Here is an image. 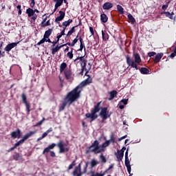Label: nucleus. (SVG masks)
<instances>
[{
  "mask_svg": "<svg viewBox=\"0 0 176 176\" xmlns=\"http://www.w3.org/2000/svg\"><path fill=\"white\" fill-rule=\"evenodd\" d=\"M87 164H86L85 166H84V169H83V171L81 172L82 173V174H86V173L87 172Z\"/></svg>",
  "mask_w": 176,
  "mask_h": 176,
  "instance_id": "603ef678",
  "label": "nucleus"
},
{
  "mask_svg": "<svg viewBox=\"0 0 176 176\" xmlns=\"http://www.w3.org/2000/svg\"><path fill=\"white\" fill-rule=\"evenodd\" d=\"M74 21L72 19H69L65 22H63L62 25H63V27H68L69 25V24H71V23H72Z\"/></svg>",
  "mask_w": 176,
  "mask_h": 176,
  "instance_id": "473e14b6",
  "label": "nucleus"
},
{
  "mask_svg": "<svg viewBox=\"0 0 176 176\" xmlns=\"http://www.w3.org/2000/svg\"><path fill=\"white\" fill-rule=\"evenodd\" d=\"M50 155L51 157H56V153L54 151H50Z\"/></svg>",
  "mask_w": 176,
  "mask_h": 176,
  "instance_id": "13d9d810",
  "label": "nucleus"
},
{
  "mask_svg": "<svg viewBox=\"0 0 176 176\" xmlns=\"http://www.w3.org/2000/svg\"><path fill=\"white\" fill-rule=\"evenodd\" d=\"M91 176H102V175H101V173H100L98 172H96V173L92 172Z\"/></svg>",
  "mask_w": 176,
  "mask_h": 176,
  "instance_id": "6e6d98bb",
  "label": "nucleus"
},
{
  "mask_svg": "<svg viewBox=\"0 0 176 176\" xmlns=\"http://www.w3.org/2000/svg\"><path fill=\"white\" fill-rule=\"evenodd\" d=\"M123 156H124V151L123 150L118 151L116 158L118 159V162H122L123 159Z\"/></svg>",
  "mask_w": 176,
  "mask_h": 176,
  "instance_id": "2eb2a0df",
  "label": "nucleus"
},
{
  "mask_svg": "<svg viewBox=\"0 0 176 176\" xmlns=\"http://www.w3.org/2000/svg\"><path fill=\"white\" fill-rule=\"evenodd\" d=\"M80 49H84L85 52H86V46H85V44H80Z\"/></svg>",
  "mask_w": 176,
  "mask_h": 176,
  "instance_id": "680f3d73",
  "label": "nucleus"
},
{
  "mask_svg": "<svg viewBox=\"0 0 176 176\" xmlns=\"http://www.w3.org/2000/svg\"><path fill=\"white\" fill-rule=\"evenodd\" d=\"M161 14H165L166 17H168L170 20H174V16H171L170 12H162Z\"/></svg>",
  "mask_w": 176,
  "mask_h": 176,
  "instance_id": "cd10ccee",
  "label": "nucleus"
},
{
  "mask_svg": "<svg viewBox=\"0 0 176 176\" xmlns=\"http://www.w3.org/2000/svg\"><path fill=\"white\" fill-rule=\"evenodd\" d=\"M126 63L127 64L131 67V68H133V60H131V58H130V56L129 55H127L126 56Z\"/></svg>",
  "mask_w": 176,
  "mask_h": 176,
  "instance_id": "c756f323",
  "label": "nucleus"
},
{
  "mask_svg": "<svg viewBox=\"0 0 176 176\" xmlns=\"http://www.w3.org/2000/svg\"><path fill=\"white\" fill-rule=\"evenodd\" d=\"M47 17H49V16H46L45 18H44L43 19L42 22L40 24V27H41L42 25H43L46 23V21L47 20Z\"/></svg>",
  "mask_w": 176,
  "mask_h": 176,
  "instance_id": "864d4df0",
  "label": "nucleus"
},
{
  "mask_svg": "<svg viewBox=\"0 0 176 176\" xmlns=\"http://www.w3.org/2000/svg\"><path fill=\"white\" fill-rule=\"evenodd\" d=\"M56 146L59 148V153H64V152H68L69 151V148H64V146H67V144H64L62 140L58 142Z\"/></svg>",
  "mask_w": 176,
  "mask_h": 176,
  "instance_id": "6e6552de",
  "label": "nucleus"
},
{
  "mask_svg": "<svg viewBox=\"0 0 176 176\" xmlns=\"http://www.w3.org/2000/svg\"><path fill=\"white\" fill-rule=\"evenodd\" d=\"M74 63H76V64H79L80 63V66H81V72L80 74H83L84 71H86V74L91 69V64L88 63V65L89 66V69H87L86 68V66L87 65V60L85 59V56H78L76 59H74Z\"/></svg>",
  "mask_w": 176,
  "mask_h": 176,
  "instance_id": "7ed1b4c3",
  "label": "nucleus"
},
{
  "mask_svg": "<svg viewBox=\"0 0 176 176\" xmlns=\"http://www.w3.org/2000/svg\"><path fill=\"white\" fill-rule=\"evenodd\" d=\"M67 68V64L65 63H62L60 65V72H63V71Z\"/></svg>",
  "mask_w": 176,
  "mask_h": 176,
  "instance_id": "f704fd0d",
  "label": "nucleus"
},
{
  "mask_svg": "<svg viewBox=\"0 0 176 176\" xmlns=\"http://www.w3.org/2000/svg\"><path fill=\"white\" fill-rule=\"evenodd\" d=\"M56 146H57V144H56V143H52L43 150L42 155H46V153H50V149H54V147Z\"/></svg>",
  "mask_w": 176,
  "mask_h": 176,
  "instance_id": "9b49d317",
  "label": "nucleus"
},
{
  "mask_svg": "<svg viewBox=\"0 0 176 176\" xmlns=\"http://www.w3.org/2000/svg\"><path fill=\"white\" fill-rule=\"evenodd\" d=\"M93 80L91 78H87L81 83H80L77 87H76L72 91L77 96V98H80V93H82V90L85 86H87V85H90L92 83Z\"/></svg>",
  "mask_w": 176,
  "mask_h": 176,
  "instance_id": "20e7f679",
  "label": "nucleus"
},
{
  "mask_svg": "<svg viewBox=\"0 0 176 176\" xmlns=\"http://www.w3.org/2000/svg\"><path fill=\"white\" fill-rule=\"evenodd\" d=\"M78 96L74 94L72 91L67 93L65 97L63 99V102L59 104V112H63L64 109H65V107H67V104L71 105L73 102H75L78 100Z\"/></svg>",
  "mask_w": 176,
  "mask_h": 176,
  "instance_id": "f03ea898",
  "label": "nucleus"
},
{
  "mask_svg": "<svg viewBox=\"0 0 176 176\" xmlns=\"http://www.w3.org/2000/svg\"><path fill=\"white\" fill-rule=\"evenodd\" d=\"M100 21L102 23H107L108 21V16L104 13L101 14Z\"/></svg>",
  "mask_w": 176,
  "mask_h": 176,
  "instance_id": "bb28decb",
  "label": "nucleus"
},
{
  "mask_svg": "<svg viewBox=\"0 0 176 176\" xmlns=\"http://www.w3.org/2000/svg\"><path fill=\"white\" fill-rule=\"evenodd\" d=\"M163 57V53H158L154 60V63L157 64V63H160V60H162V58Z\"/></svg>",
  "mask_w": 176,
  "mask_h": 176,
  "instance_id": "6ab92c4d",
  "label": "nucleus"
},
{
  "mask_svg": "<svg viewBox=\"0 0 176 176\" xmlns=\"http://www.w3.org/2000/svg\"><path fill=\"white\" fill-rule=\"evenodd\" d=\"M19 43H20V42L11 43L7 45L6 47L4 48L5 52H10V50H12V49H14V47H16V46H17Z\"/></svg>",
  "mask_w": 176,
  "mask_h": 176,
  "instance_id": "f8f14e48",
  "label": "nucleus"
},
{
  "mask_svg": "<svg viewBox=\"0 0 176 176\" xmlns=\"http://www.w3.org/2000/svg\"><path fill=\"white\" fill-rule=\"evenodd\" d=\"M74 168L79 170L80 171H82V167L81 164H79L77 166H76Z\"/></svg>",
  "mask_w": 176,
  "mask_h": 176,
  "instance_id": "e2e57ef3",
  "label": "nucleus"
},
{
  "mask_svg": "<svg viewBox=\"0 0 176 176\" xmlns=\"http://www.w3.org/2000/svg\"><path fill=\"white\" fill-rule=\"evenodd\" d=\"M148 57H153L154 56H156V52H151L148 53Z\"/></svg>",
  "mask_w": 176,
  "mask_h": 176,
  "instance_id": "3c124183",
  "label": "nucleus"
},
{
  "mask_svg": "<svg viewBox=\"0 0 176 176\" xmlns=\"http://www.w3.org/2000/svg\"><path fill=\"white\" fill-rule=\"evenodd\" d=\"M26 13H27L28 17H32V16L36 14L34 13V10L32 8H30L26 10Z\"/></svg>",
  "mask_w": 176,
  "mask_h": 176,
  "instance_id": "393cba45",
  "label": "nucleus"
},
{
  "mask_svg": "<svg viewBox=\"0 0 176 176\" xmlns=\"http://www.w3.org/2000/svg\"><path fill=\"white\" fill-rule=\"evenodd\" d=\"M109 144H111V142H109V140H106L105 142H104L101 147L102 148H107V146H109Z\"/></svg>",
  "mask_w": 176,
  "mask_h": 176,
  "instance_id": "ea45409f",
  "label": "nucleus"
},
{
  "mask_svg": "<svg viewBox=\"0 0 176 176\" xmlns=\"http://www.w3.org/2000/svg\"><path fill=\"white\" fill-rule=\"evenodd\" d=\"M128 19L131 24H133V15L131 14H129L128 15Z\"/></svg>",
  "mask_w": 176,
  "mask_h": 176,
  "instance_id": "5fc2aeb1",
  "label": "nucleus"
},
{
  "mask_svg": "<svg viewBox=\"0 0 176 176\" xmlns=\"http://www.w3.org/2000/svg\"><path fill=\"white\" fill-rule=\"evenodd\" d=\"M64 74L66 79H71V71L69 70H65Z\"/></svg>",
  "mask_w": 176,
  "mask_h": 176,
  "instance_id": "7c9ffc66",
  "label": "nucleus"
},
{
  "mask_svg": "<svg viewBox=\"0 0 176 176\" xmlns=\"http://www.w3.org/2000/svg\"><path fill=\"white\" fill-rule=\"evenodd\" d=\"M117 9H118V11L119 12L120 14H124V9L123 8V7H122V6L118 5Z\"/></svg>",
  "mask_w": 176,
  "mask_h": 176,
  "instance_id": "2f4dec72",
  "label": "nucleus"
},
{
  "mask_svg": "<svg viewBox=\"0 0 176 176\" xmlns=\"http://www.w3.org/2000/svg\"><path fill=\"white\" fill-rule=\"evenodd\" d=\"M100 157L102 163H107V159L105 158V157L104 155H102V154L100 155Z\"/></svg>",
  "mask_w": 176,
  "mask_h": 176,
  "instance_id": "8fccbe9b",
  "label": "nucleus"
},
{
  "mask_svg": "<svg viewBox=\"0 0 176 176\" xmlns=\"http://www.w3.org/2000/svg\"><path fill=\"white\" fill-rule=\"evenodd\" d=\"M76 27H78V25L72 27L71 28V30L67 32V36H69L72 35V34H74V32H75V28Z\"/></svg>",
  "mask_w": 176,
  "mask_h": 176,
  "instance_id": "c9c22d12",
  "label": "nucleus"
},
{
  "mask_svg": "<svg viewBox=\"0 0 176 176\" xmlns=\"http://www.w3.org/2000/svg\"><path fill=\"white\" fill-rule=\"evenodd\" d=\"M23 142H25L24 140L21 139L15 144H17L18 146H20V145L23 144Z\"/></svg>",
  "mask_w": 176,
  "mask_h": 176,
  "instance_id": "de8ad7c7",
  "label": "nucleus"
},
{
  "mask_svg": "<svg viewBox=\"0 0 176 176\" xmlns=\"http://www.w3.org/2000/svg\"><path fill=\"white\" fill-rule=\"evenodd\" d=\"M116 138H115V134L112 133L110 135V139L109 140V142H112V144H115Z\"/></svg>",
  "mask_w": 176,
  "mask_h": 176,
  "instance_id": "72a5a7b5",
  "label": "nucleus"
},
{
  "mask_svg": "<svg viewBox=\"0 0 176 176\" xmlns=\"http://www.w3.org/2000/svg\"><path fill=\"white\" fill-rule=\"evenodd\" d=\"M125 166L127 168L129 174H130V173H131V166L130 165V161L129 160V158L125 159Z\"/></svg>",
  "mask_w": 176,
  "mask_h": 176,
  "instance_id": "5701e85b",
  "label": "nucleus"
},
{
  "mask_svg": "<svg viewBox=\"0 0 176 176\" xmlns=\"http://www.w3.org/2000/svg\"><path fill=\"white\" fill-rule=\"evenodd\" d=\"M52 32H53V28L46 30L45 32L43 37L45 38L46 39H49L50 35H52Z\"/></svg>",
  "mask_w": 176,
  "mask_h": 176,
  "instance_id": "aec40b11",
  "label": "nucleus"
},
{
  "mask_svg": "<svg viewBox=\"0 0 176 176\" xmlns=\"http://www.w3.org/2000/svg\"><path fill=\"white\" fill-rule=\"evenodd\" d=\"M170 3V1L167 2L166 4L163 5L162 7V10H167V8H168V4Z\"/></svg>",
  "mask_w": 176,
  "mask_h": 176,
  "instance_id": "49530a36",
  "label": "nucleus"
},
{
  "mask_svg": "<svg viewBox=\"0 0 176 176\" xmlns=\"http://www.w3.org/2000/svg\"><path fill=\"white\" fill-rule=\"evenodd\" d=\"M59 16L55 19V23H58L59 21H63L64 17H65V12L63 11H59Z\"/></svg>",
  "mask_w": 176,
  "mask_h": 176,
  "instance_id": "ddd939ff",
  "label": "nucleus"
},
{
  "mask_svg": "<svg viewBox=\"0 0 176 176\" xmlns=\"http://www.w3.org/2000/svg\"><path fill=\"white\" fill-rule=\"evenodd\" d=\"M36 19H38V15H36V14H35L34 15H32L30 21L31 23H34L35 20H36Z\"/></svg>",
  "mask_w": 176,
  "mask_h": 176,
  "instance_id": "c03bdc74",
  "label": "nucleus"
},
{
  "mask_svg": "<svg viewBox=\"0 0 176 176\" xmlns=\"http://www.w3.org/2000/svg\"><path fill=\"white\" fill-rule=\"evenodd\" d=\"M76 166V161L74 160L72 162L70 165H69L68 170H72L74 168V166Z\"/></svg>",
  "mask_w": 176,
  "mask_h": 176,
  "instance_id": "58836bf2",
  "label": "nucleus"
},
{
  "mask_svg": "<svg viewBox=\"0 0 176 176\" xmlns=\"http://www.w3.org/2000/svg\"><path fill=\"white\" fill-rule=\"evenodd\" d=\"M89 31H90L91 35H94V29L93 28V27H91V26L89 27Z\"/></svg>",
  "mask_w": 176,
  "mask_h": 176,
  "instance_id": "bf43d9fd",
  "label": "nucleus"
},
{
  "mask_svg": "<svg viewBox=\"0 0 176 176\" xmlns=\"http://www.w3.org/2000/svg\"><path fill=\"white\" fill-rule=\"evenodd\" d=\"M111 8H113V4L109 2H106L102 6V9H104V10H109Z\"/></svg>",
  "mask_w": 176,
  "mask_h": 176,
  "instance_id": "a211bd4d",
  "label": "nucleus"
},
{
  "mask_svg": "<svg viewBox=\"0 0 176 176\" xmlns=\"http://www.w3.org/2000/svg\"><path fill=\"white\" fill-rule=\"evenodd\" d=\"M73 52H74V48H72V50L71 52H69L67 54V56L69 58H70V60H72V58H74V54H73Z\"/></svg>",
  "mask_w": 176,
  "mask_h": 176,
  "instance_id": "e433bc0d",
  "label": "nucleus"
},
{
  "mask_svg": "<svg viewBox=\"0 0 176 176\" xmlns=\"http://www.w3.org/2000/svg\"><path fill=\"white\" fill-rule=\"evenodd\" d=\"M78 39L80 41V45L85 44V43H83V38H82V36H80L78 38Z\"/></svg>",
  "mask_w": 176,
  "mask_h": 176,
  "instance_id": "0e129e2a",
  "label": "nucleus"
},
{
  "mask_svg": "<svg viewBox=\"0 0 176 176\" xmlns=\"http://www.w3.org/2000/svg\"><path fill=\"white\" fill-rule=\"evenodd\" d=\"M11 138H13V140H16V138H21V130L20 129H16V131H12L10 133Z\"/></svg>",
  "mask_w": 176,
  "mask_h": 176,
  "instance_id": "1a4fd4ad",
  "label": "nucleus"
},
{
  "mask_svg": "<svg viewBox=\"0 0 176 176\" xmlns=\"http://www.w3.org/2000/svg\"><path fill=\"white\" fill-rule=\"evenodd\" d=\"M36 131H30L29 133H27L24 135V136L22 138V139L23 140V141H27V140H28V138L32 137V135H34V134H36Z\"/></svg>",
  "mask_w": 176,
  "mask_h": 176,
  "instance_id": "4468645a",
  "label": "nucleus"
},
{
  "mask_svg": "<svg viewBox=\"0 0 176 176\" xmlns=\"http://www.w3.org/2000/svg\"><path fill=\"white\" fill-rule=\"evenodd\" d=\"M135 61H133V63H135V64H137V65H140V63H141V56H140V54H135Z\"/></svg>",
  "mask_w": 176,
  "mask_h": 176,
  "instance_id": "4be33fe9",
  "label": "nucleus"
},
{
  "mask_svg": "<svg viewBox=\"0 0 176 176\" xmlns=\"http://www.w3.org/2000/svg\"><path fill=\"white\" fill-rule=\"evenodd\" d=\"M78 38H79V34L76 36V38L73 40L72 43H67L66 45L70 46L71 47H74V46H75V44L78 43Z\"/></svg>",
  "mask_w": 176,
  "mask_h": 176,
  "instance_id": "412c9836",
  "label": "nucleus"
},
{
  "mask_svg": "<svg viewBox=\"0 0 176 176\" xmlns=\"http://www.w3.org/2000/svg\"><path fill=\"white\" fill-rule=\"evenodd\" d=\"M124 138H127V135H125L120 138H118V141L120 142L122 141V140H124Z\"/></svg>",
  "mask_w": 176,
  "mask_h": 176,
  "instance_id": "69168bd1",
  "label": "nucleus"
},
{
  "mask_svg": "<svg viewBox=\"0 0 176 176\" xmlns=\"http://www.w3.org/2000/svg\"><path fill=\"white\" fill-rule=\"evenodd\" d=\"M45 42H46V38L43 36V38H42L38 43H37L36 45L37 46H40V45L45 43Z\"/></svg>",
  "mask_w": 176,
  "mask_h": 176,
  "instance_id": "37998d69",
  "label": "nucleus"
},
{
  "mask_svg": "<svg viewBox=\"0 0 176 176\" xmlns=\"http://www.w3.org/2000/svg\"><path fill=\"white\" fill-rule=\"evenodd\" d=\"M54 1L56 2L55 6L59 8L63 5V0H54Z\"/></svg>",
  "mask_w": 176,
  "mask_h": 176,
  "instance_id": "4c0bfd02",
  "label": "nucleus"
},
{
  "mask_svg": "<svg viewBox=\"0 0 176 176\" xmlns=\"http://www.w3.org/2000/svg\"><path fill=\"white\" fill-rule=\"evenodd\" d=\"M97 164H98V162H97V161H96V160H92L91 162V167H96V166H97Z\"/></svg>",
  "mask_w": 176,
  "mask_h": 176,
  "instance_id": "79ce46f5",
  "label": "nucleus"
},
{
  "mask_svg": "<svg viewBox=\"0 0 176 176\" xmlns=\"http://www.w3.org/2000/svg\"><path fill=\"white\" fill-rule=\"evenodd\" d=\"M64 46H67V43H66V44L61 45H56L55 47H56V49H58V50H60V49H61V47H64Z\"/></svg>",
  "mask_w": 176,
  "mask_h": 176,
  "instance_id": "4d7b16f0",
  "label": "nucleus"
},
{
  "mask_svg": "<svg viewBox=\"0 0 176 176\" xmlns=\"http://www.w3.org/2000/svg\"><path fill=\"white\" fill-rule=\"evenodd\" d=\"M65 28H64L63 30L61 31L60 34L56 36L57 41H53V45H51V47H54L56 45H57L60 41V38H61V36H63V35H65Z\"/></svg>",
  "mask_w": 176,
  "mask_h": 176,
  "instance_id": "9d476101",
  "label": "nucleus"
},
{
  "mask_svg": "<svg viewBox=\"0 0 176 176\" xmlns=\"http://www.w3.org/2000/svg\"><path fill=\"white\" fill-rule=\"evenodd\" d=\"M175 56H176V54L175 52H173L172 54H170V58H174V57H175Z\"/></svg>",
  "mask_w": 176,
  "mask_h": 176,
  "instance_id": "774afa93",
  "label": "nucleus"
},
{
  "mask_svg": "<svg viewBox=\"0 0 176 176\" xmlns=\"http://www.w3.org/2000/svg\"><path fill=\"white\" fill-rule=\"evenodd\" d=\"M57 52H58V50L56 47L52 49V54L54 55Z\"/></svg>",
  "mask_w": 176,
  "mask_h": 176,
  "instance_id": "09e8293b",
  "label": "nucleus"
},
{
  "mask_svg": "<svg viewBox=\"0 0 176 176\" xmlns=\"http://www.w3.org/2000/svg\"><path fill=\"white\" fill-rule=\"evenodd\" d=\"M110 97L108 98L109 101H112L115 97L118 96V91L116 90H112L109 92Z\"/></svg>",
  "mask_w": 176,
  "mask_h": 176,
  "instance_id": "f3484780",
  "label": "nucleus"
},
{
  "mask_svg": "<svg viewBox=\"0 0 176 176\" xmlns=\"http://www.w3.org/2000/svg\"><path fill=\"white\" fill-rule=\"evenodd\" d=\"M129 102V99H122L119 102V108L120 109H124V105H127Z\"/></svg>",
  "mask_w": 176,
  "mask_h": 176,
  "instance_id": "dca6fc26",
  "label": "nucleus"
},
{
  "mask_svg": "<svg viewBox=\"0 0 176 176\" xmlns=\"http://www.w3.org/2000/svg\"><path fill=\"white\" fill-rule=\"evenodd\" d=\"M35 6V0H31L30 7L34 8Z\"/></svg>",
  "mask_w": 176,
  "mask_h": 176,
  "instance_id": "052dcab7",
  "label": "nucleus"
},
{
  "mask_svg": "<svg viewBox=\"0 0 176 176\" xmlns=\"http://www.w3.org/2000/svg\"><path fill=\"white\" fill-rule=\"evenodd\" d=\"M104 148H100V142L98 140H95L91 145L89 147V150L86 151V153H95L97 155L104 152Z\"/></svg>",
  "mask_w": 176,
  "mask_h": 176,
  "instance_id": "39448f33",
  "label": "nucleus"
},
{
  "mask_svg": "<svg viewBox=\"0 0 176 176\" xmlns=\"http://www.w3.org/2000/svg\"><path fill=\"white\" fill-rule=\"evenodd\" d=\"M102 39L104 41H108V39H109V34H108V33H107V32H104V30H102Z\"/></svg>",
  "mask_w": 176,
  "mask_h": 176,
  "instance_id": "a878e982",
  "label": "nucleus"
},
{
  "mask_svg": "<svg viewBox=\"0 0 176 176\" xmlns=\"http://www.w3.org/2000/svg\"><path fill=\"white\" fill-rule=\"evenodd\" d=\"M45 122V118H43L41 120H40L38 122H37L35 125L36 127H38V126H41L42 123Z\"/></svg>",
  "mask_w": 176,
  "mask_h": 176,
  "instance_id": "a18cd8bd",
  "label": "nucleus"
},
{
  "mask_svg": "<svg viewBox=\"0 0 176 176\" xmlns=\"http://www.w3.org/2000/svg\"><path fill=\"white\" fill-rule=\"evenodd\" d=\"M21 98L23 104L25 105L28 114L30 115V113L31 112V105L28 101H27V96H25V94L23 93L21 94Z\"/></svg>",
  "mask_w": 176,
  "mask_h": 176,
  "instance_id": "0eeeda50",
  "label": "nucleus"
},
{
  "mask_svg": "<svg viewBox=\"0 0 176 176\" xmlns=\"http://www.w3.org/2000/svg\"><path fill=\"white\" fill-rule=\"evenodd\" d=\"M12 157L14 160L17 162V160H20L21 159V155H20V153H15L14 155H12Z\"/></svg>",
  "mask_w": 176,
  "mask_h": 176,
  "instance_id": "c85d7f7f",
  "label": "nucleus"
},
{
  "mask_svg": "<svg viewBox=\"0 0 176 176\" xmlns=\"http://www.w3.org/2000/svg\"><path fill=\"white\" fill-rule=\"evenodd\" d=\"M133 68H135L137 70L139 69L140 72L142 74V75H148V74H149V69H148V68L140 67V66L134 62H133Z\"/></svg>",
  "mask_w": 176,
  "mask_h": 176,
  "instance_id": "423d86ee",
  "label": "nucleus"
},
{
  "mask_svg": "<svg viewBox=\"0 0 176 176\" xmlns=\"http://www.w3.org/2000/svg\"><path fill=\"white\" fill-rule=\"evenodd\" d=\"M59 80H60V86H61V87H63V84L64 83V80H63L61 78V77H59Z\"/></svg>",
  "mask_w": 176,
  "mask_h": 176,
  "instance_id": "338daca9",
  "label": "nucleus"
},
{
  "mask_svg": "<svg viewBox=\"0 0 176 176\" xmlns=\"http://www.w3.org/2000/svg\"><path fill=\"white\" fill-rule=\"evenodd\" d=\"M72 175L74 176H82L83 175V173H82V170L74 168V170L72 172Z\"/></svg>",
  "mask_w": 176,
  "mask_h": 176,
  "instance_id": "b1692460",
  "label": "nucleus"
},
{
  "mask_svg": "<svg viewBox=\"0 0 176 176\" xmlns=\"http://www.w3.org/2000/svg\"><path fill=\"white\" fill-rule=\"evenodd\" d=\"M50 25V20H48L46 21L43 25H42L41 27V28H45V27H49Z\"/></svg>",
  "mask_w": 176,
  "mask_h": 176,
  "instance_id": "a19ab883",
  "label": "nucleus"
},
{
  "mask_svg": "<svg viewBox=\"0 0 176 176\" xmlns=\"http://www.w3.org/2000/svg\"><path fill=\"white\" fill-rule=\"evenodd\" d=\"M101 101L98 102L91 109V113H87L85 114V117L87 119H91L90 122H94L96 119H98V115H97V113H98V112H100L99 116L102 118L101 123H105V120H107L108 118H111V115H112V113H109L108 111V107H101Z\"/></svg>",
  "mask_w": 176,
  "mask_h": 176,
  "instance_id": "f257e3e1",
  "label": "nucleus"
}]
</instances>
